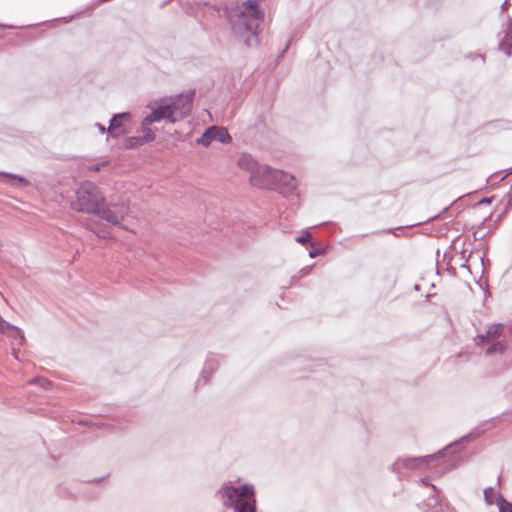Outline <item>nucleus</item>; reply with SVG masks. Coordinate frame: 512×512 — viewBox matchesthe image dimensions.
<instances>
[{"instance_id": "nucleus-1", "label": "nucleus", "mask_w": 512, "mask_h": 512, "mask_svg": "<svg viewBox=\"0 0 512 512\" xmlns=\"http://www.w3.org/2000/svg\"><path fill=\"white\" fill-rule=\"evenodd\" d=\"M71 208L77 212L94 214L114 226H121V221L128 214L124 203H106L99 187L90 181L83 182L75 191Z\"/></svg>"}, {"instance_id": "nucleus-2", "label": "nucleus", "mask_w": 512, "mask_h": 512, "mask_svg": "<svg viewBox=\"0 0 512 512\" xmlns=\"http://www.w3.org/2000/svg\"><path fill=\"white\" fill-rule=\"evenodd\" d=\"M262 13L259 10L258 0H247L241 6L233 9L228 16L233 33L239 37L247 47L258 45L257 28Z\"/></svg>"}, {"instance_id": "nucleus-3", "label": "nucleus", "mask_w": 512, "mask_h": 512, "mask_svg": "<svg viewBox=\"0 0 512 512\" xmlns=\"http://www.w3.org/2000/svg\"><path fill=\"white\" fill-rule=\"evenodd\" d=\"M223 507L233 512H257L256 491L253 484L234 486L225 482L217 491Z\"/></svg>"}, {"instance_id": "nucleus-4", "label": "nucleus", "mask_w": 512, "mask_h": 512, "mask_svg": "<svg viewBox=\"0 0 512 512\" xmlns=\"http://www.w3.org/2000/svg\"><path fill=\"white\" fill-rule=\"evenodd\" d=\"M479 436V432H471L463 436L458 441H455L444 449L433 455L420 456V457H399L390 467L393 473H396L399 478L402 476V470L404 469H419L422 467H429L435 461H440L445 458L448 454H453L463 448L464 443H467Z\"/></svg>"}, {"instance_id": "nucleus-5", "label": "nucleus", "mask_w": 512, "mask_h": 512, "mask_svg": "<svg viewBox=\"0 0 512 512\" xmlns=\"http://www.w3.org/2000/svg\"><path fill=\"white\" fill-rule=\"evenodd\" d=\"M275 171L276 169L260 164L250 175V182L256 187L275 189Z\"/></svg>"}, {"instance_id": "nucleus-6", "label": "nucleus", "mask_w": 512, "mask_h": 512, "mask_svg": "<svg viewBox=\"0 0 512 512\" xmlns=\"http://www.w3.org/2000/svg\"><path fill=\"white\" fill-rule=\"evenodd\" d=\"M194 94V91L187 94H180L170 104H168L173 109V116L177 117V122L190 114Z\"/></svg>"}, {"instance_id": "nucleus-7", "label": "nucleus", "mask_w": 512, "mask_h": 512, "mask_svg": "<svg viewBox=\"0 0 512 512\" xmlns=\"http://www.w3.org/2000/svg\"><path fill=\"white\" fill-rule=\"evenodd\" d=\"M131 121V114L129 112H122L114 114L109 122L107 133L113 137H120L128 133L126 124Z\"/></svg>"}, {"instance_id": "nucleus-8", "label": "nucleus", "mask_w": 512, "mask_h": 512, "mask_svg": "<svg viewBox=\"0 0 512 512\" xmlns=\"http://www.w3.org/2000/svg\"><path fill=\"white\" fill-rule=\"evenodd\" d=\"M172 110L173 109L168 104L153 109L151 113L145 117V124H152L164 119L172 124L176 123L177 117L173 116Z\"/></svg>"}, {"instance_id": "nucleus-9", "label": "nucleus", "mask_w": 512, "mask_h": 512, "mask_svg": "<svg viewBox=\"0 0 512 512\" xmlns=\"http://www.w3.org/2000/svg\"><path fill=\"white\" fill-rule=\"evenodd\" d=\"M504 331V325L501 323L491 324L484 334H478L474 337L476 346H482L484 344L498 340Z\"/></svg>"}, {"instance_id": "nucleus-10", "label": "nucleus", "mask_w": 512, "mask_h": 512, "mask_svg": "<svg viewBox=\"0 0 512 512\" xmlns=\"http://www.w3.org/2000/svg\"><path fill=\"white\" fill-rule=\"evenodd\" d=\"M219 357L216 355H209L204 363L201 374L196 381V388L202 385H206L212 374L217 370L219 366Z\"/></svg>"}, {"instance_id": "nucleus-11", "label": "nucleus", "mask_w": 512, "mask_h": 512, "mask_svg": "<svg viewBox=\"0 0 512 512\" xmlns=\"http://www.w3.org/2000/svg\"><path fill=\"white\" fill-rule=\"evenodd\" d=\"M501 34L503 37L499 42V49L510 56L512 54V17L509 16L503 24Z\"/></svg>"}, {"instance_id": "nucleus-12", "label": "nucleus", "mask_w": 512, "mask_h": 512, "mask_svg": "<svg viewBox=\"0 0 512 512\" xmlns=\"http://www.w3.org/2000/svg\"><path fill=\"white\" fill-rule=\"evenodd\" d=\"M284 186L288 190H294L297 185V181L295 177L289 173H286L282 170L275 171V188L278 186Z\"/></svg>"}, {"instance_id": "nucleus-13", "label": "nucleus", "mask_w": 512, "mask_h": 512, "mask_svg": "<svg viewBox=\"0 0 512 512\" xmlns=\"http://www.w3.org/2000/svg\"><path fill=\"white\" fill-rule=\"evenodd\" d=\"M424 505L434 509L435 512H454V510L450 508L447 502L438 499L436 496L428 497Z\"/></svg>"}, {"instance_id": "nucleus-14", "label": "nucleus", "mask_w": 512, "mask_h": 512, "mask_svg": "<svg viewBox=\"0 0 512 512\" xmlns=\"http://www.w3.org/2000/svg\"><path fill=\"white\" fill-rule=\"evenodd\" d=\"M488 344L489 346L485 350L486 356H492L494 354H503L507 349V341L505 340H496Z\"/></svg>"}, {"instance_id": "nucleus-15", "label": "nucleus", "mask_w": 512, "mask_h": 512, "mask_svg": "<svg viewBox=\"0 0 512 512\" xmlns=\"http://www.w3.org/2000/svg\"><path fill=\"white\" fill-rule=\"evenodd\" d=\"M238 165L240 168L248 170L252 175L253 170L257 169L260 164L251 155L243 154L238 159Z\"/></svg>"}, {"instance_id": "nucleus-16", "label": "nucleus", "mask_w": 512, "mask_h": 512, "mask_svg": "<svg viewBox=\"0 0 512 512\" xmlns=\"http://www.w3.org/2000/svg\"><path fill=\"white\" fill-rule=\"evenodd\" d=\"M213 130V141H218L223 144H227L231 142V136L228 131L224 127L219 126H211Z\"/></svg>"}, {"instance_id": "nucleus-17", "label": "nucleus", "mask_w": 512, "mask_h": 512, "mask_svg": "<svg viewBox=\"0 0 512 512\" xmlns=\"http://www.w3.org/2000/svg\"><path fill=\"white\" fill-rule=\"evenodd\" d=\"M0 175L9 179L12 182V184H14L18 187H25L28 185V181L20 175L11 174V173H7V172H2V173H0Z\"/></svg>"}, {"instance_id": "nucleus-18", "label": "nucleus", "mask_w": 512, "mask_h": 512, "mask_svg": "<svg viewBox=\"0 0 512 512\" xmlns=\"http://www.w3.org/2000/svg\"><path fill=\"white\" fill-rule=\"evenodd\" d=\"M150 125L151 124H145V118L141 122V130L143 132V135L140 137L142 138L145 144L155 139V133L149 127Z\"/></svg>"}, {"instance_id": "nucleus-19", "label": "nucleus", "mask_w": 512, "mask_h": 512, "mask_svg": "<svg viewBox=\"0 0 512 512\" xmlns=\"http://www.w3.org/2000/svg\"><path fill=\"white\" fill-rule=\"evenodd\" d=\"M142 138L140 136H131L127 137L124 141V147L126 149H133L139 146L144 145Z\"/></svg>"}, {"instance_id": "nucleus-20", "label": "nucleus", "mask_w": 512, "mask_h": 512, "mask_svg": "<svg viewBox=\"0 0 512 512\" xmlns=\"http://www.w3.org/2000/svg\"><path fill=\"white\" fill-rule=\"evenodd\" d=\"M213 130L211 127L206 129V131L202 134V136L197 140V143L207 147L209 146L213 141Z\"/></svg>"}, {"instance_id": "nucleus-21", "label": "nucleus", "mask_w": 512, "mask_h": 512, "mask_svg": "<svg viewBox=\"0 0 512 512\" xmlns=\"http://www.w3.org/2000/svg\"><path fill=\"white\" fill-rule=\"evenodd\" d=\"M485 502L488 505H492L494 503L497 504V496L499 493H496L492 487H487L483 491Z\"/></svg>"}, {"instance_id": "nucleus-22", "label": "nucleus", "mask_w": 512, "mask_h": 512, "mask_svg": "<svg viewBox=\"0 0 512 512\" xmlns=\"http://www.w3.org/2000/svg\"><path fill=\"white\" fill-rule=\"evenodd\" d=\"M497 506L499 512H512V504L507 501L502 494H498L497 496Z\"/></svg>"}, {"instance_id": "nucleus-23", "label": "nucleus", "mask_w": 512, "mask_h": 512, "mask_svg": "<svg viewBox=\"0 0 512 512\" xmlns=\"http://www.w3.org/2000/svg\"><path fill=\"white\" fill-rule=\"evenodd\" d=\"M29 383L39 385L45 390L50 389V387L52 386V382L44 377H35L31 379Z\"/></svg>"}, {"instance_id": "nucleus-24", "label": "nucleus", "mask_w": 512, "mask_h": 512, "mask_svg": "<svg viewBox=\"0 0 512 512\" xmlns=\"http://www.w3.org/2000/svg\"><path fill=\"white\" fill-rule=\"evenodd\" d=\"M206 6L208 7V9H211L214 12H217V13H220L221 11H223L227 18H228V16L230 14H233V10L232 11H228L227 7L223 6L221 4L220 5H218V4H206Z\"/></svg>"}, {"instance_id": "nucleus-25", "label": "nucleus", "mask_w": 512, "mask_h": 512, "mask_svg": "<svg viewBox=\"0 0 512 512\" xmlns=\"http://www.w3.org/2000/svg\"><path fill=\"white\" fill-rule=\"evenodd\" d=\"M311 238H312L311 233H310V232H308V231H304V232L302 233V235H300V236L296 237V239H295V240H296V242H298V243L306 244V243L310 242Z\"/></svg>"}, {"instance_id": "nucleus-26", "label": "nucleus", "mask_w": 512, "mask_h": 512, "mask_svg": "<svg viewBox=\"0 0 512 512\" xmlns=\"http://www.w3.org/2000/svg\"><path fill=\"white\" fill-rule=\"evenodd\" d=\"M311 269H312V266H307V267L302 268V269L299 271V276H300V277H305V276H307V275L310 273Z\"/></svg>"}, {"instance_id": "nucleus-27", "label": "nucleus", "mask_w": 512, "mask_h": 512, "mask_svg": "<svg viewBox=\"0 0 512 512\" xmlns=\"http://www.w3.org/2000/svg\"><path fill=\"white\" fill-rule=\"evenodd\" d=\"M420 481H421L424 485H429V483H428V482L426 481V479H424V478L420 479ZM430 486L432 487L433 492H434V494H433L432 496H436V497L439 499V497H438V491H437L436 487H435L434 485H432V484H430Z\"/></svg>"}, {"instance_id": "nucleus-28", "label": "nucleus", "mask_w": 512, "mask_h": 512, "mask_svg": "<svg viewBox=\"0 0 512 512\" xmlns=\"http://www.w3.org/2000/svg\"><path fill=\"white\" fill-rule=\"evenodd\" d=\"M95 127L99 130L100 133H102V134L107 133V128L104 125H102L100 123H96Z\"/></svg>"}, {"instance_id": "nucleus-29", "label": "nucleus", "mask_w": 512, "mask_h": 512, "mask_svg": "<svg viewBox=\"0 0 512 512\" xmlns=\"http://www.w3.org/2000/svg\"><path fill=\"white\" fill-rule=\"evenodd\" d=\"M9 326V323L0 318V330L4 332V329Z\"/></svg>"}, {"instance_id": "nucleus-30", "label": "nucleus", "mask_w": 512, "mask_h": 512, "mask_svg": "<svg viewBox=\"0 0 512 512\" xmlns=\"http://www.w3.org/2000/svg\"><path fill=\"white\" fill-rule=\"evenodd\" d=\"M102 165H103V164H95V165L90 166V168H89V169H90L91 171H95V172H97V171H99V170L101 169V166H102Z\"/></svg>"}, {"instance_id": "nucleus-31", "label": "nucleus", "mask_w": 512, "mask_h": 512, "mask_svg": "<svg viewBox=\"0 0 512 512\" xmlns=\"http://www.w3.org/2000/svg\"><path fill=\"white\" fill-rule=\"evenodd\" d=\"M320 253H321V251H320V250H317V249H316V250H312V251H310V252H309V256H310L311 258H314V257H316V256L320 255Z\"/></svg>"}, {"instance_id": "nucleus-32", "label": "nucleus", "mask_w": 512, "mask_h": 512, "mask_svg": "<svg viewBox=\"0 0 512 512\" xmlns=\"http://www.w3.org/2000/svg\"><path fill=\"white\" fill-rule=\"evenodd\" d=\"M289 45H290V40L287 42V44L285 45V47H284V48H283V50L281 51V53H280V55H279L280 57H282V56L287 52V50H288V48H289Z\"/></svg>"}, {"instance_id": "nucleus-33", "label": "nucleus", "mask_w": 512, "mask_h": 512, "mask_svg": "<svg viewBox=\"0 0 512 512\" xmlns=\"http://www.w3.org/2000/svg\"><path fill=\"white\" fill-rule=\"evenodd\" d=\"M508 6H509V2H508V0H505L503 2V4L501 5V10L504 11V10L508 9Z\"/></svg>"}, {"instance_id": "nucleus-34", "label": "nucleus", "mask_w": 512, "mask_h": 512, "mask_svg": "<svg viewBox=\"0 0 512 512\" xmlns=\"http://www.w3.org/2000/svg\"><path fill=\"white\" fill-rule=\"evenodd\" d=\"M507 197H508V204H512V186H511L509 193L507 194Z\"/></svg>"}, {"instance_id": "nucleus-35", "label": "nucleus", "mask_w": 512, "mask_h": 512, "mask_svg": "<svg viewBox=\"0 0 512 512\" xmlns=\"http://www.w3.org/2000/svg\"><path fill=\"white\" fill-rule=\"evenodd\" d=\"M480 203H490V199L489 198H484L483 200H481Z\"/></svg>"}, {"instance_id": "nucleus-36", "label": "nucleus", "mask_w": 512, "mask_h": 512, "mask_svg": "<svg viewBox=\"0 0 512 512\" xmlns=\"http://www.w3.org/2000/svg\"><path fill=\"white\" fill-rule=\"evenodd\" d=\"M104 478L94 479L92 482H101Z\"/></svg>"}, {"instance_id": "nucleus-37", "label": "nucleus", "mask_w": 512, "mask_h": 512, "mask_svg": "<svg viewBox=\"0 0 512 512\" xmlns=\"http://www.w3.org/2000/svg\"><path fill=\"white\" fill-rule=\"evenodd\" d=\"M96 236L100 237V238H106V235H100L99 233H95Z\"/></svg>"}, {"instance_id": "nucleus-38", "label": "nucleus", "mask_w": 512, "mask_h": 512, "mask_svg": "<svg viewBox=\"0 0 512 512\" xmlns=\"http://www.w3.org/2000/svg\"><path fill=\"white\" fill-rule=\"evenodd\" d=\"M511 172H512V168H511Z\"/></svg>"}]
</instances>
